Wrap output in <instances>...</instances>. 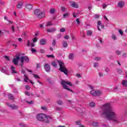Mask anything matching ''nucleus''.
I'll return each mask as SVG.
<instances>
[{
	"mask_svg": "<svg viewBox=\"0 0 127 127\" xmlns=\"http://www.w3.org/2000/svg\"><path fill=\"white\" fill-rule=\"evenodd\" d=\"M102 116H105L109 121H113L115 123H121L120 118L116 115L113 111V109L109 104H106L103 106L102 111L101 112Z\"/></svg>",
	"mask_w": 127,
	"mask_h": 127,
	"instance_id": "f257e3e1",
	"label": "nucleus"
},
{
	"mask_svg": "<svg viewBox=\"0 0 127 127\" xmlns=\"http://www.w3.org/2000/svg\"><path fill=\"white\" fill-rule=\"evenodd\" d=\"M20 53L17 54L15 56V58L13 59V63L14 65H18V61L20 60L22 63H24V61L26 63H29V59L27 56H22L21 57Z\"/></svg>",
	"mask_w": 127,
	"mask_h": 127,
	"instance_id": "f03ea898",
	"label": "nucleus"
},
{
	"mask_svg": "<svg viewBox=\"0 0 127 127\" xmlns=\"http://www.w3.org/2000/svg\"><path fill=\"white\" fill-rule=\"evenodd\" d=\"M37 119L38 121L43 122L46 124H49L51 121H52V118L50 116H46L45 114H40L37 116Z\"/></svg>",
	"mask_w": 127,
	"mask_h": 127,
	"instance_id": "7ed1b4c3",
	"label": "nucleus"
},
{
	"mask_svg": "<svg viewBox=\"0 0 127 127\" xmlns=\"http://www.w3.org/2000/svg\"><path fill=\"white\" fill-rule=\"evenodd\" d=\"M58 63H59L60 66V71H61V72H63V73H64L65 75H68V73L69 72L68 71V69H67V68H66L65 64L61 61H58Z\"/></svg>",
	"mask_w": 127,
	"mask_h": 127,
	"instance_id": "20e7f679",
	"label": "nucleus"
},
{
	"mask_svg": "<svg viewBox=\"0 0 127 127\" xmlns=\"http://www.w3.org/2000/svg\"><path fill=\"white\" fill-rule=\"evenodd\" d=\"M34 14L36 15V16H37L38 18L41 19L45 17V14H46V12L44 11H41V10L40 9H36L34 11Z\"/></svg>",
	"mask_w": 127,
	"mask_h": 127,
	"instance_id": "39448f33",
	"label": "nucleus"
},
{
	"mask_svg": "<svg viewBox=\"0 0 127 127\" xmlns=\"http://www.w3.org/2000/svg\"><path fill=\"white\" fill-rule=\"evenodd\" d=\"M61 84L64 90H67V91H69V92H71V93H73V90L68 88V87L66 85H68V86L72 87V84L71 83V82L69 81H66L65 80H63L61 81Z\"/></svg>",
	"mask_w": 127,
	"mask_h": 127,
	"instance_id": "423d86ee",
	"label": "nucleus"
},
{
	"mask_svg": "<svg viewBox=\"0 0 127 127\" xmlns=\"http://www.w3.org/2000/svg\"><path fill=\"white\" fill-rule=\"evenodd\" d=\"M90 94L92 95V97H98L99 96H101L102 92H101V91H95L92 90L90 91Z\"/></svg>",
	"mask_w": 127,
	"mask_h": 127,
	"instance_id": "0eeeda50",
	"label": "nucleus"
},
{
	"mask_svg": "<svg viewBox=\"0 0 127 127\" xmlns=\"http://www.w3.org/2000/svg\"><path fill=\"white\" fill-rule=\"evenodd\" d=\"M44 67L46 72H50L51 71L50 65L48 64H45L44 65Z\"/></svg>",
	"mask_w": 127,
	"mask_h": 127,
	"instance_id": "6e6552de",
	"label": "nucleus"
},
{
	"mask_svg": "<svg viewBox=\"0 0 127 127\" xmlns=\"http://www.w3.org/2000/svg\"><path fill=\"white\" fill-rule=\"evenodd\" d=\"M7 96H8V98L9 99V100H11V101H14V100H15V98L14 97V96H13L11 93H8Z\"/></svg>",
	"mask_w": 127,
	"mask_h": 127,
	"instance_id": "1a4fd4ad",
	"label": "nucleus"
},
{
	"mask_svg": "<svg viewBox=\"0 0 127 127\" xmlns=\"http://www.w3.org/2000/svg\"><path fill=\"white\" fill-rule=\"evenodd\" d=\"M118 5L119 7H121L122 8V7H124V6H125V2H124V1H119L118 2Z\"/></svg>",
	"mask_w": 127,
	"mask_h": 127,
	"instance_id": "9d476101",
	"label": "nucleus"
},
{
	"mask_svg": "<svg viewBox=\"0 0 127 127\" xmlns=\"http://www.w3.org/2000/svg\"><path fill=\"white\" fill-rule=\"evenodd\" d=\"M0 70L2 73H4V74L7 75V68H6V67H2Z\"/></svg>",
	"mask_w": 127,
	"mask_h": 127,
	"instance_id": "9b49d317",
	"label": "nucleus"
},
{
	"mask_svg": "<svg viewBox=\"0 0 127 127\" xmlns=\"http://www.w3.org/2000/svg\"><path fill=\"white\" fill-rule=\"evenodd\" d=\"M47 43V41L45 39H42L40 41L41 45H45Z\"/></svg>",
	"mask_w": 127,
	"mask_h": 127,
	"instance_id": "f8f14e48",
	"label": "nucleus"
},
{
	"mask_svg": "<svg viewBox=\"0 0 127 127\" xmlns=\"http://www.w3.org/2000/svg\"><path fill=\"white\" fill-rule=\"evenodd\" d=\"M22 5H23V2L20 1L17 5V8L20 9V8H22Z\"/></svg>",
	"mask_w": 127,
	"mask_h": 127,
	"instance_id": "ddd939ff",
	"label": "nucleus"
},
{
	"mask_svg": "<svg viewBox=\"0 0 127 127\" xmlns=\"http://www.w3.org/2000/svg\"><path fill=\"white\" fill-rule=\"evenodd\" d=\"M9 108H11L12 110H17L18 109V107L15 105H9Z\"/></svg>",
	"mask_w": 127,
	"mask_h": 127,
	"instance_id": "4468645a",
	"label": "nucleus"
},
{
	"mask_svg": "<svg viewBox=\"0 0 127 127\" xmlns=\"http://www.w3.org/2000/svg\"><path fill=\"white\" fill-rule=\"evenodd\" d=\"M47 32L52 33V32H54V31H56V29H55V28H52L51 29H47Z\"/></svg>",
	"mask_w": 127,
	"mask_h": 127,
	"instance_id": "2eb2a0df",
	"label": "nucleus"
},
{
	"mask_svg": "<svg viewBox=\"0 0 127 127\" xmlns=\"http://www.w3.org/2000/svg\"><path fill=\"white\" fill-rule=\"evenodd\" d=\"M32 5L30 4H27L26 5V8H27L28 10H31V9H32Z\"/></svg>",
	"mask_w": 127,
	"mask_h": 127,
	"instance_id": "dca6fc26",
	"label": "nucleus"
},
{
	"mask_svg": "<svg viewBox=\"0 0 127 127\" xmlns=\"http://www.w3.org/2000/svg\"><path fill=\"white\" fill-rule=\"evenodd\" d=\"M11 70L13 74H16V73H17V72H16V70H15V67H14V66H11Z\"/></svg>",
	"mask_w": 127,
	"mask_h": 127,
	"instance_id": "f3484780",
	"label": "nucleus"
},
{
	"mask_svg": "<svg viewBox=\"0 0 127 127\" xmlns=\"http://www.w3.org/2000/svg\"><path fill=\"white\" fill-rule=\"evenodd\" d=\"M72 7H75V8H78V4L76 2H73L71 4Z\"/></svg>",
	"mask_w": 127,
	"mask_h": 127,
	"instance_id": "a211bd4d",
	"label": "nucleus"
},
{
	"mask_svg": "<svg viewBox=\"0 0 127 127\" xmlns=\"http://www.w3.org/2000/svg\"><path fill=\"white\" fill-rule=\"evenodd\" d=\"M63 45L64 48H66V47H68V44L67 43V42L66 41H64L63 42Z\"/></svg>",
	"mask_w": 127,
	"mask_h": 127,
	"instance_id": "6ab92c4d",
	"label": "nucleus"
},
{
	"mask_svg": "<svg viewBox=\"0 0 127 127\" xmlns=\"http://www.w3.org/2000/svg\"><path fill=\"white\" fill-rule=\"evenodd\" d=\"M68 58L70 60H73L74 59V54L71 53L69 54V55L68 56Z\"/></svg>",
	"mask_w": 127,
	"mask_h": 127,
	"instance_id": "aec40b11",
	"label": "nucleus"
},
{
	"mask_svg": "<svg viewBox=\"0 0 127 127\" xmlns=\"http://www.w3.org/2000/svg\"><path fill=\"white\" fill-rule=\"evenodd\" d=\"M51 65L55 67V68H57V64H56V62L54 61L51 63Z\"/></svg>",
	"mask_w": 127,
	"mask_h": 127,
	"instance_id": "412c9836",
	"label": "nucleus"
},
{
	"mask_svg": "<svg viewBox=\"0 0 127 127\" xmlns=\"http://www.w3.org/2000/svg\"><path fill=\"white\" fill-rule=\"evenodd\" d=\"M52 25H53V23H52V22H48L46 26L48 27V26H52Z\"/></svg>",
	"mask_w": 127,
	"mask_h": 127,
	"instance_id": "4be33fe9",
	"label": "nucleus"
},
{
	"mask_svg": "<svg viewBox=\"0 0 127 127\" xmlns=\"http://www.w3.org/2000/svg\"><path fill=\"white\" fill-rule=\"evenodd\" d=\"M95 106H96V103H95L94 102H90L89 103V106H90L91 108H93L95 107Z\"/></svg>",
	"mask_w": 127,
	"mask_h": 127,
	"instance_id": "5701e85b",
	"label": "nucleus"
},
{
	"mask_svg": "<svg viewBox=\"0 0 127 127\" xmlns=\"http://www.w3.org/2000/svg\"><path fill=\"white\" fill-rule=\"evenodd\" d=\"M86 34L87 35H88L89 36H91V35H92V31L91 30H88L86 32Z\"/></svg>",
	"mask_w": 127,
	"mask_h": 127,
	"instance_id": "b1692460",
	"label": "nucleus"
},
{
	"mask_svg": "<svg viewBox=\"0 0 127 127\" xmlns=\"http://www.w3.org/2000/svg\"><path fill=\"white\" fill-rule=\"evenodd\" d=\"M46 57L48 58H55V57L53 55H47Z\"/></svg>",
	"mask_w": 127,
	"mask_h": 127,
	"instance_id": "393cba45",
	"label": "nucleus"
},
{
	"mask_svg": "<svg viewBox=\"0 0 127 127\" xmlns=\"http://www.w3.org/2000/svg\"><path fill=\"white\" fill-rule=\"evenodd\" d=\"M122 84L125 87H127V80H123V82H122Z\"/></svg>",
	"mask_w": 127,
	"mask_h": 127,
	"instance_id": "a878e982",
	"label": "nucleus"
},
{
	"mask_svg": "<svg viewBox=\"0 0 127 127\" xmlns=\"http://www.w3.org/2000/svg\"><path fill=\"white\" fill-rule=\"evenodd\" d=\"M70 14L69 13H66L65 14H64V18H67V17H69Z\"/></svg>",
	"mask_w": 127,
	"mask_h": 127,
	"instance_id": "bb28decb",
	"label": "nucleus"
},
{
	"mask_svg": "<svg viewBox=\"0 0 127 127\" xmlns=\"http://www.w3.org/2000/svg\"><path fill=\"white\" fill-rule=\"evenodd\" d=\"M57 103L58 105H60V106H61V105H63V102L62 101V100H58L57 101Z\"/></svg>",
	"mask_w": 127,
	"mask_h": 127,
	"instance_id": "cd10ccee",
	"label": "nucleus"
},
{
	"mask_svg": "<svg viewBox=\"0 0 127 127\" xmlns=\"http://www.w3.org/2000/svg\"><path fill=\"white\" fill-rule=\"evenodd\" d=\"M93 126L94 127H99V123L97 122H93Z\"/></svg>",
	"mask_w": 127,
	"mask_h": 127,
	"instance_id": "c85d7f7f",
	"label": "nucleus"
},
{
	"mask_svg": "<svg viewBox=\"0 0 127 127\" xmlns=\"http://www.w3.org/2000/svg\"><path fill=\"white\" fill-rule=\"evenodd\" d=\"M32 75L35 78V79H40V77H39L37 74L33 73Z\"/></svg>",
	"mask_w": 127,
	"mask_h": 127,
	"instance_id": "c756f323",
	"label": "nucleus"
},
{
	"mask_svg": "<svg viewBox=\"0 0 127 127\" xmlns=\"http://www.w3.org/2000/svg\"><path fill=\"white\" fill-rule=\"evenodd\" d=\"M55 109L56 111H62V108L59 107H56Z\"/></svg>",
	"mask_w": 127,
	"mask_h": 127,
	"instance_id": "7c9ffc66",
	"label": "nucleus"
},
{
	"mask_svg": "<svg viewBox=\"0 0 127 127\" xmlns=\"http://www.w3.org/2000/svg\"><path fill=\"white\" fill-rule=\"evenodd\" d=\"M26 103H27V104H28V105H32L33 104V101H26Z\"/></svg>",
	"mask_w": 127,
	"mask_h": 127,
	"instance_id": "2f4dec72",
	"label": "nucleus"
},
{
	"mask_svg": "<svg viewBox=\"0 0 127 127\" xmlns=\"http://www.w3.org/2000/svg\"><path fill=\"white\" fill-rule=\"evenodd\" d=\"M52 45L54 47V46H55V45H56V40H53V43L52 44Z\"/></svg>",
	"mask_w": 127,
	"mask_h": 127,
	"instance_id": "473e14b6",
	"label": "nucleus"
},
{
	"mask_svg": "<svg viewBox=\"0 0 127 127\" xmlns=\"http://www.w3.org/2000/svg\"><path fill=\"white\" fill-rule=\"evenodd\" d=\"M94 60H95V61H100L101 60V58L96 57L94 58Z\"/></svg>",
	"mask_w": 127,
	"mask_h": 127,
	"instance_id": "72a5a7b5",
	"label": "nucleus"
},
{
	"mask_svg": "<svg viewBox=\"0 0 127 127\" xmlns=\"http://www.w3.org/2000/svg\"><path fill=\"white\" fill-rule=\"evenodd\" d=\"M50 12L52 14H53V13H54V12H55V9L54 8H51Z\"/></svg>",
	"mask_w": 127,
	"mask_h": 127,
	"instance_id": "f704fd0d",
	"label": "nucleus"
},
{
	"mask_svg": "<svg viewBox=\"0 0 127 127\" xmlns=\"http://www.w3.org/2000/svg\"><path fill=\"white\" fill-rule=\"evenodd\" d=\"M75 124H76V125H79V126L82 125H81V124H82V122H81V121H76Z\"/></svg>",
	"mask_w": 127,
	"mask_h": 127,
	"instance_id": "c9c22d12",
	"label": "nucleus"
},
{
	"mask_svg": "<svg viewBox=\"0 0 127 127\" xmlns=\"http://www.w3.org/2000/svg\"><path fill=\"white\" fill-rule=\"evenodd\" d=\"M13 93H14V94H18V91H17V90L16 88H14L13 90Z\"/></svg>",
	"mask_w": 127,
	"mask_h": 127,
	"instance_id": "e433bc0d",
	"label": "nucleus"
},
{
	"mask_svg": "<svg viewBox=\"0 0 127 127\" xmlns=\"http://www.w3.org/2000/svg\"><path fill=\"white\" fill-rule=\"evenodd\" d=\"M117 72L118 73H119V74H122V73H123V70L121 69H117Z\"/></svg>",
	"mask_w": 127,
	"mask_h": 127,
	"instance_id": "4c0bfd02",
	"label": "nucleus"
},
{
	"mask_svg": "<svg viewBox=\"0 0 127 127\" xmlns=\"http://www.w3.org/2000/svg\"><path fill=\"white\" fill-rule=\"evenodd\" d=\"M31 51L32 53H35V52H36V49L34 48H31Z\"/></svg>",
	"mask_w": 127,
	"mask_h": 127,
	"instance_id": "58836bf2",
	"label": "nucleus"
},
{
	"mask_svg": "<svg viewBox=\"0 0 127 127\" xmlns=\"http://www.w3.org/2000/svg\"><path fill=\"white\" fill-rule=\"evenodd\" d=\"M61 9L62 11H63L64 12V11H65V10H66V8L64 6H62L61 8Z\"/></svg>",
	"mask_w": 127,
	"mask_h": 127,
	"instance_id": "ea45409f",
	"label": "nucleus"
},
{
	"mask_svg": "<svg viewBox=\"0 0 127 127\" xmlns=\"http://www.w3.org/2000/svg\"><path fill=\"white\" fill-rule=\"evenodd\" d=\"M112 37L114 40H117V37L115 35H112Z\"/></svg>",
	"mask_w": 127,
	"mask_h": 127,
	"instance_id": "a19ab883",
	"label": "nucleus"
},
{
	"mask_svg": "<svg viewBox=\"0 0 127 127\" xmlns=\"http://www.w3.org/2000/svg\"><path fill=\"white\" fill-rule=\"evenodd\" d=\"M110 69L108 67H106L105 68V72H106L107 73H109V72H110Z\"/></svg>",
	"mask_w": 127,
	"mask_h": 127,
	"instance_id": "79ce46f5",
	"label": "nucleus"
},
{
	"mask_svg": "<svg viewBox=\"0 0 127 127\" xmlns=\"http://www.w3.org/2000/svg\"><path fill=\"white\" fill-rule=\"evenodd\" d=\"M98 66H99V63H94V67H98Z\"/></svg>",
	"mask_w": 127,
	"mask_h": 127,
	"instance_id": "37998d69",
	"label": "nucleus"
},
{
	"mask_svg": "<svg viewBox=\"0 0 127 127\" xmlns=\"http://www.w3.org/2000/svg\"><path fill=\"white\" fill-rule=\"evenodd\" d=\"M30 45H31V44L30 43V41H29V40L27 41V46L28 47H29V46H30Z\"/></svg>",
	"mask_w": 127,
	"mask_h": 127,
	"instance_id": "c03bdc74",
	"label": "nucleus"
},
{
	"mask_svg": "<svg viewBox=\"0 0 127 127\" xmlns=\"http://www.w3.org/2000/svg\"><path fill=\"white\" fill-rule=\"evenodd\" d=\"M4 19H5V20H7V21H8V22H9L10 23H11V22L10 21H9L8 20V19H7V16L4 17Z\"/></svg>",
	"mask_w": 127,
	"mask_h": 127,
	"instance_id": "a18cd8bd",
	"label": "nucleus"
},
{
	"mask_svg": "<svg viewBox=\"0 0 127 127\" xmlns=\"http://www.w3.org/2000/svg\"><path fill=\"white\" fill-rule=\"evenodd\" d=\"M60 31L61 32H65V28H61V29L60 30Z\"/></svg>",
	"mask_w": 127,
	"mask_h": 127,
	"instance_id": "49530a36",
	"label": "nucleus"
},
{
	"mask_svg": "<svg viewBox=\"0 0 127 127\" xmlns=\"http://www.w3.org/2000/svg\"><path fill=\"white\" fill-rule=\"evenodd\" d=\"M57 38H58V39L61 38V34H58L57 35Z\"/></svg>",
	"mask_w": 127,
	"mask_h": 127,
	"instance_id": "de8ad7c7",
	"label": "nucleus"
},
{
	"mask_svg": "<svg viewBox=\"0 0 127 127\" xmlns=\"http://www.w3.org/2000/svg\"><path fill=\"white\" fill-rule=\"evenodd\" d=\"M33 42H34V43H35V42H37V38L35 37L34 39H33Z\"/></svg>",
	"mask_w": 127,
	"mask_h": 127,
	"instance_id": "09e8293b",
	"label": "nucleus"
},
{
	"mask_svg": "<svg viewBox=\"0 0 127 127\" xmlns=\"http://www.w3.org/2000/svg\"><path fill=\"white\" fill-rule=\"evenodd\" d=\"M42 110H43V111H46L47 110V108L46 107L43 106L41 107Z\"/></svg>",
	"mask_w": 127,
	"mask_h": 127,
	"instance_id": "8fccbe9b",
	"label": "nucleus"
},
{
	"mask_svg": "<svg viewBox=\"0 0 127 127\" xmlns=\"http://www.w3.org/2000/svg\"><path fill=\"white\" fill-rule=\"evenodd\" d=\"M25 88L26 90H30V86L29 85H26Z\"/></svg>",
	"mask_w": 127,
	"mask_h": 127,
	"instance_id": "3c124183",
	"label": "nucleus"
},
{
	"mask_svg": "<svg viewBox=\"0 0 127 127\" xmlns=\"http://www.w3.org/2000/svg\"><path fill=\"white\" fill-rule=\"evenodd\" d=\"M25 94L26 96H30V93L28 91H25Z\"/></svg>",
	"mask_w": 127,
	"mask_h": 127,
	"instance_id": "603ef678",
	"label": "nucleus"
},
{
	"mask_svg": "<svg viewBox=\"0 0 127 127\" xmlns=\"http://www.w3.org/2000/svg\"><path fill=\"white\" fill-rule=\"evenodd\" d=\"M99 77H103V76H104V73H103L102 72H99Z\"/></svg>",
	"mask_w": 127,
	"mask_h": 127,
	"instance_id": "864d4df0",
	"label": "nucleus"
},
{
	"mask_svg": "<svg viewBox=\"0 0 127 127\" xmlns=\"http://www.w3.org/2000/svg\"><path fill=\"white\" fill-rule=\"evenodd\" d=\"M119 33L120 34H121V35H123L124 34V32H123V31H122V30H119Z\"/></svg>",
	"mask_w": 127,
	"mask_h": 127,
	"instance_id": "5fc2aeb1",
	"label": "nucleus"
},
{
	"mask_svg": "<svg viewBox=\"0 0 127 127\" xmlns=\"http://www.w3.org/2000/svg\"><path fill=\"white\" fill-rule=\"evenodd\" d=\"M69 38L70 37H69L68 35H65L64 37V39H69Z\"/></svg>",
	"mask_w": 127,
	"mask_h": 127,
	"instance_id": "6e6d98bb",
	"label": "nucleus"
},
{
	"mask_svg": "<svg viewBox=\"0 0 127 127\" xmlns=\"http://www.w3.org/2000/svg\"><path fill=\"white\" fill-rule=\"evenodd\" d=\"M71 39L72 40H74L75 39V36H74L73 34H71Z\"/></svg>",
	"mask_w": 127,
	"mask_h": 127,
	"instance_id": "4d7b16f0",
	"label": "nucleus"
},
{
	"mask_svg": "<svg viewBox=\"0 0 127 127\" xmlns=\"http://www.w3.org/2000/svg\"><path fill=\"white\" fill-rule=\"evenodd\" d=\"M94 16L95 18H99V17H100V15H99V14H95Z\"/></svg>",
	"mask_w": 127,
	"mask_h": 127,
	"instance_id": "13d9d810",
	"label": "nucleus"
},
{
	"mask_svg": "<svg viewBox=\"0 0 127 127\" xmlns=\"http://www.w3.org/2000/svg\"><path fill=\"white\" fill-rule=\"evenodd\" d=\"M114 89V91L115 92H117V91H118V90H119V87L116 86Z\"/></svg>",
	"mask_w": 127,
	"mask_h": 127,
	"instance_id": "bf43d9fd",
	"label": "nucleus"
},
{
	"mask_svg": "<svg viewBox=\"0 0 127 127\" xmlns=\"http://www.w3.org/2000/svg\"><path fill=\"white\" fill-rule=\"evenodd\" d=\"M88 86L89 87V88H90V89H91V90L94 89V86H93L92 85H89Z\"/></svg>",
	"mask_w": 127,
	"mask_h": 127,
	"instance_id": "052dcab7",
	"label": "nucleus"
},
{
	"mask_svg": "<svg viewBox=\"0 0 127 127\" xmlns=\"http://www.w3.org/2000/svg\"><path fill=\"white\" fill-rule=\"evenodd\" d=\"M116 54L117 55H121V52L119 51H116Z\"/></svg>",
	"mask_w": 127,
	"mask_h": 127,
	"instance_id": "680f3d73",
	"label": "nucleus"
},
{
	"mask_svg": "<svg viewBox=\"0 0 127 127\" xmlns=\"http://www.w3.org/2000/svg\"><path fill=\"white\" fill-rule=\"evenodd\" d=\"M107 4H104L103 5V8H104V9H105V8H106V7H107Z\"/></svg>",
	"mask_w": 127,
	"mask_h": 127,
	"instance_id": "e2e57ef3",
	"label": "nucleus"
},
{
	"mask_svg": "<svg viewBox=\"0 0 127 127\" xmlns=\"http://www.w3.org/2000/svg\"><path fill=\"white\" fill-rule=\"evenodd\" d=\"M18 41H19V42H22V41H23V40H22V39H21V38H19L18 39Z\"/></svg>",
	"mask_w": 127,
	"mask_h": 127,
	"instance_id": "0e129e2a",
	"label": "nucleus"
},
{
	"mask_svg": "<svg viewBox=\"0 0 127 127\" xmlns=\"http://www.w3.org/2000/svg\"><path fill=\"white\" fill-rule=\"evenodd\" d=\"M76 22H77V24H80V20H79V19H76Z\"/></svg>",
	"mask_w": 127,
	"mask_h": 127,
	"instance_id": "69168bd1",
	"label": "nucleus"
},
{
	"mask_svg": "<svg viewBox=\"0 0 127 127\" xmlns=\"http://www.w3.org/2000/svg\"><path fill=\"white\" fill-rule=\"evenodd\" d=\"M4 57L5 59H6V60H7L8 61H9V58L8 56H5Z\"/></svg>",
	"mask_w": 127,
	"mask_h": 127,
	"instance_id": "338daca9",
	"label": "nucleus"
},
{
	"mask_svg": "<svg viewBox=\"0 0 127 127\" xmlns=\"http://www.w3.org/2000/svg\"><path fill=\"white\" fill-rule=\"evenodd\" d=\"M101 24H102V22H101V21H98L97 22L98 25H101Z\"/></svg>",
	"mask_w": 127,
	"mask_h": 127,
	"instance_id": "774afa93",
	"label": "nucleus"
}]
</instances>
